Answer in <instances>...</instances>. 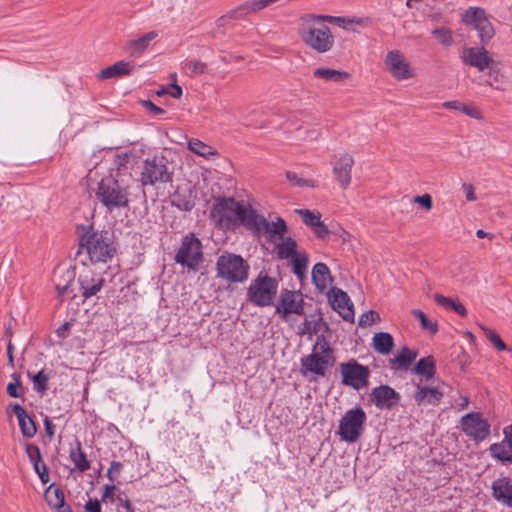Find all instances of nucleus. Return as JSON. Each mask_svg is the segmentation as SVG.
Wrapping results in <instances>:
<instances>
[{
    "instance_id": "nucleus-1",
    "label": "nucleus",
    "mask_w": 512,
    "mask_h": 512,
    "mask_svg": "<svg viewBox=\"0 0 512 512\" xmlns=\"http://www.w3.org/2000/svg\"><path fill=\"white\" fill-rule=\"evenodd\" d=\"M253 208L234 198H217L210 211V219L219 229L234 230L243 225L248 229L247 222L251 219Z\"/></svg>"
},
{
    "instance_id": "nucleus-2",
    "label": "nucleus",
    "mask_w": 512,
    "mask_h": 512,
    "mask_svg": "<svg viewBox=\"0 0 512 512\" xmlns=\"http://www.w3.org/2000/svg\"><path fill=\"white\" fill-rule=\"evenodd\" d=\"M113 170L99 181L95 190L97 199L109 212L129 207L131 195L130 181L116 177Z\"/></svg>"
},
{
    "instance_id": "nucleus-3",
    "label": "nucleus",
    "mask_w": 512,
    "mask_h": 512,
    "mask_svg": "<svg viewBox=\"0 0 512 512\" xmlns=\"http://www.w3.org/2000/svg\"><path fill=\"white\" fill-rule=\"evenodd\" d=\"M324 21V16L308 15L303 19L299 29L302 41L310 49L321 54L330 51L335 43V38Z\"/></svg>"
},
{
    "instance_id": "nucleus-4",
    "label": "nucleus",
    "mask_w": 512,
    "mask_h": 512,
    "mask_svg": "<svg viewBox=\"0 0 512 512\" xmlns=\"http://www.w3.org/2000/svg\"><path fill=\"white\" fill-rule=\"evenodd\" d=\"M80 245L94 264L107 263L116 253L113 233L108 230L97 231L90 227L81 236Z\"/></svg>"
},
{
    "instance_id": "nucleus-5",
    "label": "nucleus",
    "mask_w": 512,
    "mask_h": 512,
    "mask_svg": "<svg viewBox=\"0 0 512 512\" xmlns=\"http://www.w3.org/2000/svg\"><path fill=\"white\" fill-rule=\"evenodd\" d=\"M250 266L240 255L224 252L216 261V275L229 283H243L248 279Z\"/></svg>"
},
{
    "instance_id": "nucleus-6",
    "label": "nucleus",
    "mask_w": 512,
    "mask_h": 512,
    "mask_svg": "<svg viewBox=\"0 0 512 512\" xmlns=\"http://www.w3.org/2000/svg\"><path fill=\"white\" fill-rule=\"evenodd\" d=\"M333 350L326 342H317L312 353L301 360V373L303 375L324 376L328 369L334 365Z\"/></svg>"
},
{
    "instance_id": "nucleus-7",
    "label": "nucleus",
    "mask_w": 512,
    "mask_h": 512,
    "mask_svg": "<svg viewBox=\"0 0 512 512\" xmlns=\"http://www.w3.org/2000/svg\"><path fill=\"white\" fill-rule=\"evenodd\" d=\"M367 415L361 407H355L345 412L339 421L338 434L341 440L353 443L364 433Z\"/></svg>"
},
{
    "instance_id": "nucleus-8",
    "label": "nucleus",
    "mask_w": 512,
    "mask_h": 512,
    "mask_svg": "<svg viewBox=\"0 0 512 512\" xmlns=\"http://www.w3.org/2000/svg\"><path fill=\"white\" fill-rule=\"evenodd\" d=\"M462 22L477 32L482 45H487L495 35V29L485 10L481 7L472 6L467 8L462 14Z\"/></svg>"
},
{
    "instance_id": "nucleus-9",
    "label": "nucleus",
    "mask_w": 512,
    "mask_h": 512,
    "mask_svg": "<svg viewBox=\"0 0 512 512\" xmlns=\"http://www.w3.org/2000/svg\"><path fill=\"white\" fill-rule=\"evenodd\" d=\"M248 230L259 236L266 233L268 239L276 243L282 239L288 231V227L283 218L277 217L275 221H268L264 216L258 214L254 209L251 219L247 222Z\"/></svg>"
},
{
    "instance_id": "nucleus-10",
    "label": "nucleus",
    "mask_w": 512,
    "mask_h": 512,
    "mask_svg": "<svg viewBox=\"0 0 512 512\" xmlns=\"http://www.w3.org/2000/svg\"><path fill=\"white\" fill-rule=\"evenodd\" d=\"M277 289L278 283L274 278L267 275L258 276L251 282L247 294L253 304L264 307L272 303Z\"/></svg>"
},
{
    "instance_id": "nucleus-11",
    "label": "nucleus",
    "mask_w": 512,
    "mask_h": 512,
    "mask_svg": "<svg viewBox=\"0 0 512 512\" xmlns=\"http://www.w3.org/2000/svg\"><path fill=\"white\" fill-rule=\"evenodd\" d=\"M384 65L387 72L397 81L409 80L416 76V70L411 62L397 49L386 53Z\"/></svg>"
},
{
    "instance_id": "nucleus-12",
    "label": "nucleus",
    "mask_w": 512,
    "mask_h": 512,
    "mask_svg": "<svg viewBox=\"0 0 512 512\" xmlns=\"http://www.w3.org/2000/svg\"><path fill=\"white\" fill-rule=\"evenodd\" d=\"M202 245L193 234L186 235L176 253L175 261L188 269L196 270L202 261Z\"/></svg>"
},
{
    "instance_id": "nucleus-13",
    "label": "nucleus",
    "mask_w": 512,
    "mask_h": 512,
    "mask_svg": "<svg viewBox=\"0 0 512 512\" xmlns=\"http://www.w3.org/2000/svg\"><path fill=\"white\" fill-rule=\"evenodd\" d=\"M342 383L356 390L366 388L369 384L370 371L367 366L359 364L351 359L340 364Z\"/></svg>"
},
{
    "instance_id": "nucleus-14",
    "label": "nucleus",
    "mask_w": 512,
    "mask_h": 512,
    "mask_svg": "<svg viewBox=\"0 0 512 512\" xmlns=\"http://www.w3.org/2000/svg\"><path fill=\"white\" fill-rule=\"evenodd\" d=\"M461 428L467 437L475 442L486 440L490 436V424L480 413H468L461 418Z\"/></svg>"
},
{
    "instance_id": "nucleus-15",
    "label": "nucleus",
    "mask_w": 512,
    "mask_h": 512,
    "mask_svg": "<svg viewBox=\"0 0 512 512\" xmlns=\"http://www.w3.org/2000/svg\"><path fill=\"white\" fill-rule=\"evenodd\" d=\"M460 59L464 65L474 67L479 72H484L495 61L486 50L485 45L482 44L481 46L463 48Z\"/></svg>"
},
{
    "instance_id": "nucleus-16",
    "label": "nucleus",
    "mask_w": 512,
    "mask_h": 512,
    "mask_svg": "<svg viewBox=\"0 0 512 512\" xmlns=\"http://www.w3.org/2000/svg\"><path fill=\"white\" fill-rule=\"evenodd\" d=\"M303 304V296L300 292L284 290L280 294L276 312L283 320L288 322L290 314H303Z\"/></svg>"
},
{
    "instance_id": "nucleus-17",
    "label": "nucleus",
    "mask_w": 512,
    "mask_h": 512,
    "mask_svg": "<svg viewBox=\"0 0 512 512\" xmlns=\"http://www.w3.org/2000/svg\"><path fill=\"white\" fill-rule=\"evenodd\" d=\"M170 180V173L161 159L146 160L141 172V182L144 186L165 183Z\"/></svg>"
},
{
    "instance_id": "nucleus-18",
    "label": "nucleus",
    "mask_w": 512,
    "mask_h": 512,
    "mask_svg": "<svg viewBox=\"0 0 512 512\" xmlns=\"http://www.w3.org/2000/svg\"><path fill=\"white\" fill-rule=\"evenodd\" d=\"M400 394L388 385H381L372 389L371 402L380 410H390L398 405Z\"/></svg>"
},
{
    "instance_id": "nucleus-19",
    "label": "nucleus",
    "mask_w": 512,
    "mask_h": 512,
    "mask_svg": "<svg viewBox=\"0 0 512 512\" xmlns=\"http://www.w3.org/2000/svg\"><path fill=\"white\" fill-rule=\"evenodd\" d=\"M78 282L82 296L89 298L96 295L101 290L104 279L90 267L84 266L79 273Z\"/></svg>"
},
{
    "instance_id": "nucleus-20",
    "label": "nucleus",
    "mask_w": 512,
    "mask_h": 512,
    "mask_svg": "<svg viewBox=\"0 0 512 512\" xmlns=\"http://www.w3.org/2000/svg\"><path fill=\"white\" fill-rule=\"evenodd\" d=\"M354 165V159L349 153L339 155L333 164V174L335 175L340 187L347 189L352 180L351 172Z\"/></svg>"
},
{
    "instance_id": "nucleus-21",
    "label": "nucleus",
    "mask_w": 512,
    "mask_h": 512,
    "mask_svg": "<svg viewBox=\"0 0 512 512\" xmlns=\"http://www.w3.org/2000/svg\"><path fill=\"white\" fill-rule=\"evenodd\" d=\"M329 302L334 310H336L344 320L354 321L353 304L347 293L339 288H332L328 294Z\"/></svg>"
},
{
    "instance_id": "nucleus-22",
    "label": "nucleus",
    "mask_w": 512,
    "mask_h": 512,
    "mask_svg": "<svg viewBox=\"0 0 512 512\" xmlns=\"http://www.w3.org/2000/svg\"><path fill=\"white\" fill-rule=\"evenodd\" d=\"M74 276V272L64 266L57 267L54 270L53 282L59 297L63 298L70 292V286Z\"/></svg>"
},
{
    "instance_id": "nucleus-23",
    "label": "nucleus",
    "mask_w": 512,
    "mask_h": 512,
    "mask_svg": "<svg viewBox=\"0 0 512 512\" xmlns=\"http://www.w3.org/2000/svg\"><path fill=\"white\" fill-rule=\"evenodd\" d=\"M443 397V391L438 387L418 386L414 400L419 406L439 404Z\"/></svg>"
},
{
    "instance_id": "nucleus-24",
    "label": "nucleus",
    "mask_w": 512,
    "mask_h": 512,
    "mask_svg": "<svg viewBox=\"0 0 512 512\" xmlns=\"http://www.w3.org/2000/svg\"><path fill=\"white\" fill-rule=\"evenodd\" d=\"M494 498L509 507H512V481L509 477H502L493 482Z\"/></svg>"
},
{
    "instance_id": "nucleus-25",
    "label": "nucleus",
    "mask_w": 512,
    "mask_h": 512,
    "mask_svg": "<svg viewBox=\"0 0 512 512\" xmlns=\"http://www.w3.org/2000/svg\"><path fill=\"white\" fill-rule=\"evenodd\" d=\"M134 68L135 66L132 63L122 60L102 69L96 77L99 80L119 78L132 74Z\"/></svg>"
},
{
    "instance_id": "nucleus-26",
    "label": "nucleus",
    "mask_w": 512,
    "mask_h": 512,
    "mask_svg": "<svg viewBox=\"0 0 512 512\" xmlns=\"http://www.w3.org/2000/svg\"><path fill=\"white\" fill-rule=\"evenodd\" d=\"M486 70H488V72L485 84L494 90L504 91L506 86V75L503 71L502 64L495 60Z\"/></svg>"
},
{
    "instance_id": "nucleus-27",
    "label": "nucleus",
    "mask_w": 512,
    "mask_h": 512,
    "mask_svg": "<svg viewBox=\"0 0 512 512\" xmlns=\"http://www.w3.org/2000/svg\"><path fill=\"white\" fill-rule=\"evenodd\" d=\"M158 36L157 32L150 31L138 38L130 39L125 44V49L132 57H139L148 48L151 41Z\"/></svg>"
},
{
    "instance_id": "nucleus-28",
    "label": "nucleus",
    "mask_w": 512,
    "mask_h": 512,
    "mask_svg": "<svg viewBox=\"0 0 512 512\" xmlns=\"http://www.w3.org/2000/svg\"><path fill=\"white\" fill-rule=\"evenodd\" d=\"M10 408L15 413L21 432L24 437L31 438L36 434V426L34 421L29 417L25 409L19 404H12Z\"/></svg>"
},
{
    "instance_id": "nucleus-29",
    "label": "nucleus",
    "mask_w": 512,
    "mask_h": 512,
    "mask_svg": "<svg viewBox=\"0 0 512 512\" xmlns=\"http://www.w3.org/2000/svg\"><path fill=\"white\" fill-rule=\"evenodd\" d=\"M324 18L329 23L335 24L338 27L351 32H356L357 27H364L368 24L367 19L356 16H324Z\"/></svg>"
},
{
    "instance_id": "nucleus-30",
    "label": "nucleus",
    "mask_w": 512,
    "mask_h": 512,
    "mask_svg": "<svg viewBox=\"0 0 512 512\" xmlns=\"http://www.w3.org/2000/svg\"><path fill=\"white\" fill-rule=\"evenodd\" d=\"M44 497L47 504L58 512H72L70 506L65 503L64 493L59 488L49 486Z\"/></svg>"
},
{
    "instance_id": "nucleus-31",
    "label": "nucleus",
    "mask_w": 512,
    "mask_h": 512,
    "mask_svg": "<svg viewBox=\"0 0 512 512\" xmlns=\"http://www.w3.org/2000/svg\"><path fill=\"white\" fill-rule=\"evenodd\" d=\"M312 281L320 291L325 290L332 282L328 266L324 263H317L312 269Z\"/></svg>"
},
{
    "instance_id": "nucleus-32",
    "label": "nucleus",
    "mask_w": 512,
    "mask_h": 512,
    "mask_svg": "<svg viewBox=\"0 0 512 512\" xmlns=\"http://www.w3.org/2000/svg\"><path fill=\"white\" fill-rule=\"evenodd\" d=\"M315 78L323 79L326 82L343 83L350 78V74L343 70L327 67H319L313 71Z\"/></svg>"
},
{
    "instance_id": "nucleus-33",
    "label": "nucleus",
    "mask_w": 512,
    "mask_h": 512,
    "mask_svg": "<svg viewBox=\"0 0 512 512\" xmlns=\"http://www.w3.org/2000/svg\"><path fill=\"white\" fill-rule=\"evenodd\" d=\"M275 244V253L280 259L292 258L296 255L297 242L290 236H283Z\"/></svg>"
},
{
    "instance_id": "nucleus-34",
    "label": "nucleus",
    "mask_w": 512,
    "mask_h": 512,
    "mask_svg": "<svg viewBox=\"0 0 512 512\" xmlns=\"http://www.w3.org/2000/svg\"><path fill=\"white\" fill-rule=\"evenodd\" d=\"M372 347L379 354L386 355L390 353L394 347V340L392 335L387 332H378L374 334L372 339Z\"/></svg>"
},
{
    "instance_id": "nucleus-35",
    "label": "nucleus",
    "mask_w": 512,
    "mask_h": 512,
    "mask_svg": "<svg viewBox=\"0 0 512 512\" xmlns=\"http://www.w3.org/2000/svg\"><path fill=\"white\" fill-rule=\"evenodd\" d=\"M264 10L261 0H248L231 11V17L235 19L244 18Z\"/></svg>"
},
{
    "instance_id": "nucleus-36",
    "label": "nucleus",
    "mask_w": 512,
    "mask_h": 512,
    "mask_svg": "<svg viewBox=\"0 0 512 512\" xmlns=\"http://www.w3.org/2000/svg\"><path fill=\"white\" fill-rule=\"evenodd\" d=\"M435 303L447 310H453L461 317L467 316V309L464 305L457 299H453L450 297H446L442 294L436 293L433 296Z\"/></svg>"
},
{
    "instance_id": "nucleus-37",
    "label": "nucleus",
    "mask_w": 512,
    "mask_h": 512,
    "mask_svg": "<svg viewBox=\"0 0 512 512\" xmlns=\"http://www.w3.org/2000/svg\"><path fill=\"white\" fill-rule=\"evenodd\" d=\"M188 149L205 159L218 156V151L215 148L196 138H192L188 141Z\"/></svg>"
},
{
    "instance_id": "nucleus-38",
    "label": "nucleus",
    "mask_w": 512,
    "mask_h": 512,
    "mask_svg": "<svg viewBox=\"0 0 512 512\" xmlns=\"http://www.w3.org/2000/svg\"><path fill=\"white\" fill-rule=\"evenodd\" d=\"M69 458L75 468L80 472H85L90 468V462L88 461L85 452L82 450V446L79 441L76 442L74 448H71Z\"/></svg>"
},
{
    "instance_id": "nucleus-39",
    "label": "nucleus",
    "mask_w": 512,
    "mask_h": 512,
    "mask_svg": "<svg viewBox=\"0 0 512 512\" xmlns=\"http://www.w3.org/2000/svg\"><path fill=\"white\" fill-rule=\"evenodd\" d=\"M489 452L493 458L509 464L512 463V448L503 440L499 443H494L489 447Z\"/></svg>"
},
{
    "instance_id": "nucleus-40",
    "label": "nucleus",
    "mask_w": 512,
    "mask_h": 512,
    "mask_svg": "<svg viewBox=\"0 0 512 512\" xmlns=\"http://www.w3.org/2000/svg\"><path fill=\"white\" fill-rule=\"evenodd\" d=\"M131 158L132 154L128 152H121L115 155L113 165L116 169V173L114 174L116 177H124L128 179V181H131V174L126 172Z\"/></svg>"
},
{
    "instance_id": "nucleus-41",
    "label": "nucleus",
    "mask_w": 512,
    "mask_h": 512,
    "mask_svg": "<svg viewBox=\"0 0 512 512\" xmlns=\"http://www.w3.org/2000/svg\"><path fill=\"white\" fill-rule=\"evenodd\" d=\"M436 367L432 356L421 358L414 367V373L431 379L435 375Z\"/></svg>"
},
{
    "instance_id": "nucleus-42",
    "label": "nucleus",
    "mask_w": 512,
    "mask_h": 512,
    "mask_svg": "<svg viewBox=\"0 0 512 512\" xmlns=\"http://www.w3.org/2000/svg\"><path fill=\"white\" fill-rule=\"evenodd\" d=\"M172 204L183 211H190L195 206L194 197L190 191H176L172 196Z\"/></svg>"
},
{
    "instance_id": "nucleus-43",
    "label": "nucleus",
    "mask_w": 512,
    "mask_h": 512,
    "mask_svg": "<svg viewBox=\"0 0 512 512\" xmlns=\"http://www.w3.org/2000/svg\"><path fill=\"white\" fill-rule=\"evenodd\" d=\"M431 35L444 47H450L454 44L453 31L447 27H434L431 30Z\"/></svg>"
},
{
    "instance_id": "nucleus-44",
    "label": "nucleus",
    "mask_w": 512,
    "mask_h": 512,
    "mask_svg": "<svg viewBox=\"0 0 512 512\" xmlns=\"http://www.w3.org/2000/svg\"><path fill=\"white\" fill-rule=\"evenodd\" d=\"M417 357V352L410 350L407 347L401 349V351L395 356V358L391 359L390 362L398 363L400 367H406L411 364Z\"/></svg>"
},
{
    "instance_id": "nucleus-45",
    "label": "nucleus",
    "mask_w": 512,
    "mask_h": 512,
    "mask_svg": "<svg viewBox=\"0 0 512 512\" xmlns=\"http://www.w3.org/2000/svg\"><path fill=\"white\" fill-rule=\"evenodd\" d=\"M292 263H293V272L299 277H304L306 270H307V264H308V257L306 254L297 253L292 257Z\"/></svg>"
},
{
    "instance_id": "nucleus-46",
    "label": "nucleus",
    "mask_w": 512,
    "mask_h": 512,
    "mask_svg": "<svg viewBox=\"0 0 512 512\" xmlns=\"http://www.w3.org/2000/svg\"><path fill=\"white\" fill-rule=\"evenodd\" d=\"M295 212L299 214L302 217L303 222L310 227L318 224L321 220V215L318 212H313L308 209H296Z\"/></svg>"
},
{
    "instance_id": "nucleus-47",
    "label": "nucleus",
    "mask_w": 512,
    "mask_h": 512,
    "mask_svg": "<svg viewBox=\"0 0 512 512\" xmlns=\"http://www.w3.org/2000/svg\"><path fill=\"white\" fill-rule=\"evenodd\" d=\"M481 329L483 330L485 336L488 338V340L494 345V347L499 351H505L507 350L506 344L503 342V340L500 338V336L497 334L496 331L481 326Z\"/></svg>"
},
{
    "instance_id": "nucleus-48",
    "label": "nucleus",
    "mask_w": 512,
    "mask_h": 512,
    "mask_svg": "<svg viewBox=\"0 0 512 512\" xmlns=\"http://www.w3.org/2000/svg\"><path fill=\"white\" fill-rule=\"evenodd\" d=\"M412 314L420 321L421 328L425 330H429L431 333L435 334L438 330L437 324L431 322L425 313L419 309H414Z\"/></svg>"
},
{
    "instance_id": "nucleus-49",
    "label": "nucleus",
    "mask_w": 512,
    "mask_h": 512,
    "mask_svg": "<svg viewBox=\"0 0 512 512\" xmlns=\"http://www.w3.org/2000/svg\"><path fill=\"white\" fill-rule=\"evenodd\" d=\"M31 380L36 391H38L41 394L46 392L48 388L47 384L49 377L43 371H39L38 373L32 375Z\"/></svg>"
},
{
    "instance_id": "nucleus-50",
    "label": "nucleus",
    "mask_w": 512,
    "mask_h": 512,
    "mask_svg": "<svg viewBox=\"0 0 512 512\" xmlns=\"http://www.w3.org/2000/svg\"><path fill=\"white\" fill-rule=\"evenodd\" d=\"M286 178L294 186L312 188L316 187V183L313 180L301 178L294 172H286Z\"/></svg>"
},
{
    "instance_id": "nucleus-51",
    "label": "nucleus",
    "mask_w": 512,
    "mask_h": 512,
    "mask_svg": "<svg viewBox=\"0 0 512 512\" xmlns=\"http://www.w3.org/2000/svg\"><path fill=\"white\" fill-rule=\"evenodd\" d=\"M318 331V322L315 319L305 318L303 323L298 328V334L301 336L304 335H313Z\"/></svg>"
},
{
    "instance_id": "nucleus-52",
    "label": "nucleus",
    "mask_w": 512,
    "mask_h": 512,
    "mask_svg": "<svg viewBox=\"0 0 512 512\" xmlns=\"http://www.w3.org/2000/svg\"><path fill=\"white\" fill-rule=\"evenodd\" d=\"M13 379L15 382H10L7 385V393L9 396L13 398H19L23 396V387L20 382V377L18 374H13Z\"/></svg>"
},
{
    "instance_id": "nucleus-53",
    "label": "nucleus",
    "mask_w": 512,
    "mask_h": 512,
    "mask_svg": "<svg viewBox=\"0 0 512 512\" xmlns=\"http://www.w3.org/2000/svg\"><path fill=\"white\" fill-rule=\"evenodd\" d=\"M186 68L190 70L192 75H201L206 73L207 65L200 60H191L185 64Z\"/></svg>"
},
{
    "instance_id": "nucleus-54",
    "label": "nucleus",
    "mask_w": 512,
    "mask_h": 512,
    "mask_svg": "<svg viewBox=\"0 0 512 512\" xmlns=\"http://www.w3.org/2000/svg\"><path fill=\"white\" fill-rule=\"evenodd\" d=\"M26 454L32 463L41 462L42 457H41L40 449L37 445L27 444L26 445Z\"/></svg>"
},
{
    "instance_id": "nucleus-55",
    "label": "nucleus",
    "mask_w": 512,
    "mask_h": 512,
    "mask_svg": "<svg viewBox=\"0 0 512 512\" xmlns=\"http://www.w3.org/2000/svg\"><path fill=\"white\" fill-rule=\"evenodd\" d=\"M377 319H379L378 313L371 310V311L363 313L359 317V325L360 326H369V325L373 324Z\"/></svg>"
},
{
    "instance_id": "nucleus-56",
    "label": "nucleus",
    "mask_w": 512,
    "mask_h": 512,
    "mask_svg": "<svg viewBox=\"0 0 512 512\" xmlns=\"http://www.w3.org/2000/svg\"><path fill=\"white\" fill-rule=\"evenodd\" d=\"M461 112L471 118H474L477 120L482 119L481 111L473 105H467V104L462 103Z\"/></svg>"
},
{
    "instance_id": "nucleus-57",
    "label": "nucleus",
    "mask_w": 512,
    "mask_h": 512,
    "mask_svg": "<svg viewBox=\"0 0 512 512\" xmlns=\"http://www.w3.org/2000/svg\"><path fill=\"white\" fill-rule=\"evenodd\" d=\"M33 467H34L35 472L38 474L39 478L41 479V481L44 484L49 482L48 470L42 460H41V462L33 463Z\"/></svg>"
},
{
    "instance_id": "nucleus-58",
    "label": "nucleus",
    "mask_w": 512,
    "mask_h": 512,
    "mask_svg": "<svg viewBox=\"0 0 512 512\" xmlns=\"http://www.w3.org/2000/svg\"><path fill=\"white\" fill-rule=\"evenodd\" d=\"M414 202L418 203L419 205H421L423 208H425L428 211L431 210L432 206H433V201H432V197L430 194L416 196V197H414Z\"/></svg>"
},
{
    "instance_id": "nucleus-59",
    "label": "nucleus",
    "mask_w": 512,
    "mask_h": 512,
    "mask_svg": "<svg viewBox=\"0 0 512 512\" xmlns=\"http://www.w3.org/2000/svg\"><path fill=\"white\" fill-rule=\"evenodd\" d=\"M122 468V464L120 462H112L108 471H107V477L110 479V481L113 483L116 480L115 474L119 473Z\"/></svg>"
},
{
    "instance_id": "nucleus-60",
    "label": "nucleus",
    "mask_w": 512,
    "mask_h": 512,
    "mask_svg": "<svg viewBox=\"0 0 512 512\" xmlns=\"http://www.w3.org/2000/svg\"><path fill=\"white\" fill-rule=\"evenodd\" d=\"M312 228L314 229V233L318 238H325L329 234L328 228L323 224L321 220Z\"/></svg>"
},
{
    "instance_id": "nucleus-61",
    "label": "nucleus",
    "mask_w": 512,
    "mask_h": 512,
    "mask_svg": "<svg viewBox=\"0 0 512 512\" xmlns=\"http://www.w3.org/2000/svg\"><path fill=\"white\" fill-rule=\"evenodd\" d=\"M462 189L465 192L467 201H476L477 197L474 191V187L471 184L464 183Z\"/></svg>"
},
{
    "instance_id": "nucleus-62",
    "label": "nucleus",
    "mask_w": 512,
    "mask_h": 512,
    "mask_svg": "<svg viewBox=\"0 0 512 512\" xmlns=\"http://www.w3.org/2000/svg\"><path fill=\"white\" fill-rule=\"evenodd\" d=\"M168 94L175 99L180 98L182 96V88L176 83L171 84L168 86Z\"/></svg>"
},
{
    "instance_id": "nucleus-63",
    "label": "nucleus",
    "mask_w": 512,
    "mask_h": 512,
    "mask_svg": "<svg viewBox=\"0 0 512 512\" xmlns=\"http://www.w3.org/2000/svg\"><path fill=\"white\" fill-rule=\"evenodd\" d=\"M424 0H407L406 6L409 9L415 10V11H421L423 9Z\"/></svg>"
},
{
    "instance_id": "nucleus-64",
    "label": "nucleus",
    "mask_w": 512,
    "mask_h": 512,
    "mask_svg": "<svg viewBox=\"0 0 512 512\" xmlns=\"http://www.w3.org/2000/svg\"><path fill=\"white\" fill-rule=\"evenodd\" d=\"M504 441L512 448V424L503 429Z\"/></svg>"
}]
</instances>
